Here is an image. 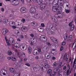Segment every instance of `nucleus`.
Listing matches in <instances>:
<instances>
[{
    "label": "nucleus",
    "mask_w": 76,
    "mask_h": 76,
    "mask_svg": "<svg viewBox=\"0 0 76 76\" xmlns=\"http://www.w3.org/2000/svg\"><path fill=\"white\" fill-rule=\"evenodd\" d=\"M63 3H61V7L58 8V7L56 6H53L52 7V10L53 11V12H58V13H60L62 12L63 8H62V7H63Z\"/></svg>",
    "instance_id": "1"
},
{
    "label": "nucleus",
    "mask_w": 76,
    "mask_h": 76,
    "mask_svg": "<svg viewBox=\"0 0 76 76\" xmlns=\"http://www.w3.org/2000/svg\"><path fill=\"white\" fill-rule=\"evenodd\" d=\"M14 46L15 47H16L17 48H19L20 47V49L22 50H25L27 49V46L25 44L23 43L20 46L19 45V44L18 43H15L14 44Z\"/></svg>",
    "instance_id": "2"
},
{
    "label": "nucleus",
    "mask_w": 76,
    "mask_h": 76,
    "mask_svg": "<svg viewBox=\"0 0 76 76\" xmlns=\"http://www.w3.org/2000/svg\"><path fill=\"white\" fill-rule=\"evenodd\" d=\"M33 54L34 56H37L39 53L40 54H42V52L41 49L38 48V50H35L33 51Z\"/></svg>",
    "instance_id": "3"
},
{
    "label": "nucleus",
    "mask_w": 76,
    "mask_h": 76,
    "mask_svg": "<svg viewBox=\"0 0 76 76\" xmlns=\"http://www.w3.org/2000/svg\"><path fill=\"white\" fill-rule=\"evenodd\" d=\"M16 0H10V3L14 6H18L19 4V2L18 1H17L15 2Z\"/></svg>",
    "instance_id": "4"
},
{
    "label": "nucleus",
    "mask_w": 76,
    "mask_h": 76,
    "mask_svg": "<svg viewBox=\"0 0 76 76\" xmlns=\"http://www.w3.org/2000/svg\"><path fill=\"white\" fill-rule=\"evenodd\" d=\"M40 40L43 42H46L47 41V38L44 35H42L40 37Z\"/></svg>",
    "instance_id": "5"
},
{
    "label": "nucleus",
    "mask_w": 76,
    "mask_h": 76,
    "mask_svg": "<svg viewBox=\"0 0 76 76\" xmlns=\"http://www.w3.org/2000/svg\"><path fill=\"white\" fill-rule=\"evenodd\" d=\"M28 12V10L26 8L23 7L21 9V12L22 13H26Z\"/></svg>",
    "instance_id": "6"
},
{
    "label": "nucleus",
    "mask_w": 76,
    "mask_h": 76,
    "mask_svg": "<svg viewBox=\"0 0 76 76\" xmlns=\"http://www.w3.org/2000/svg\"><path fill=\"white\" fill-rule=\"evenodd\" d=\"M10 42L11 43L12 45H14V44H15V39L13 38L10 37L9 39Z\"/></svg>",
    "instance_id": "7"
},
{
    "label": "nucleus",
    "mask_w": 76,
    "mask_h": 76,
    "mask_svg": "<svg viewBox=\"0 0 76 76\" xmlns=\"http://www.w3.org/2000/svg\"><path fill=\"white\" fill-rule=\"evenodd\" d=\"M41 69L43 72H46L47 71V69L43 65L41 66Z\"/></svg>",
    "instance_id": "8"
},
{
    "label": "nucleus",
    "mask_w": 76,
    "mask_h": 76,
    "mask_svg": "<svg viewBox=\"0 0 76 76\" xmlns=\"http://www.w3.org/2000/svg\"><path fill=\"white\" fill-rule=\"evenodd\" d=\"M9 32V30L6 28H4L3 29V32H2V34L4 35H5L6 34H7V33Z\"/></svg>",
    "instance_id": "9"
},
{
    "label": "nucleus",
    "mask_w": 76,
    "mask_h": 76,
    "mask_svg": "<svg viewBox=\"0 0 76 76\" xmlns=\"http://www.w3.org/2000/svg\"><path fill=\"white\" fill-rule=\"evenodd\" d=\"M51 39L52 41L55 43H56V44H57L58 43V41H57V39L54 38L53 37H51Z\"/></svg>",
    "instance_id": "10"
},
{
    "label": "nucleus",
    "mask_w": 76,
    "mask_h": 76,
    "mask_svg": "<svg viewBox=\"0 0 76 76\" xmlns=\"http://www.w3.org/2000/svg\"><path fill=\"white\" fill-rule=\"evenodd\" d=\"M36 2L39 5H42V0H36Z\"/></svg>",
    "instance_id": "11"
},
{
    "label": "nucleus",
    "mask_w": 76,
    "mask_h": 76,
    "mask_svg": "<svg viewBox=\"0 0 76 76\" xmlns=\"http://www.w3.org/2000/svg\"><path fill=\"white\" fill-rule=\"evenodd\" d=\"M45 56L47 59H49V58H51V55H50V54L48 53H45Z\"/></svg>",
    "instance_id": "12"
},
{
    "label": "nucleus",
    "mask_w": 76,
    "mask_h": 76,
    "mask_svg": "<svg viewBox=\"0 0 76 76\" xmlns=\"http://www.w3.org/2000/svg\"><path fill=\"white\" fill-rule=\"evenodd\" d=\"M30 11L32 13H34L36 12V9L34 7H31L30 9Z\"/></svg>",
    "instance_id": "13"
},
{
    "label": "nucleus",
    "mask_w": 76,
    "mask_h": 76,
    "mask_svg": "<svg viewBox=\"0 0 76 76\" xmlns=\"http://www.w3.org/2000/svg\"><path fill=\"white\" fill-rule=\"evenodd\" d=\"M52 70L51 69H49L47 73L48 74H49V76H52V75H53V73H52Z\"/></svg>",
    "instance_id": "14"
},
{
    "label": "nucleus",
    "mask_w": 76,
    "mask_h": 76,
    "mask_svg": "<svg viewBox=\"0 0 76 76\" xmlns=\"http://www.w3.org/2000/svg\"><path fill=\"white\" fill-rule=\"evenodd\" d=\"M40 6V9H44L45 8V7L46 6V4H42V5H41Z\"/></svg>",
    "instance_id": "15"
},
{
    "label": "nucleus",
    "mask_w": 76,
    "mask_h": 76,
    "mask_svg": "<svg viewBox=\"0 0 76 76\" xmlns=\"http://www.w3.org/2000/svg\"><path fill=\"white\" fill-rule=\"evenodd\" d=\"M31 25L32 26H36L38 25L37 23H36L35 22H32L31 23Z\"/></svg>",
    "instance_id": "16"
},
{
    "label": "nucleus",
    "mask_w": 76,
    "mask_h": 76,
    "mask_svg": "<svg viewBox=\"0 0 76 76\" xmlns=\"http://www.w3.org/2000/svg\"><path fill=\"white\" fill-rule=\"evenodd\" d=\"M51 19L52 20V21H53V22H56V21H57V18H54L53 17H51Z\"/></svg>",
    "instance_id": "17"
},
{
    "label": "nucleus",
    "mask_w": 76,
    "mask_h": 76,
    "mask_svg": "<svg viewBox=\"0 0 76 76\" xmlns=\"http://www.w3.org/2000/svg\"><path fill=\"white\" fill-rule=\"evenodd\" d=\"M35 17H36V18H39L40 17V15H39V14L37 13L35 15Z\"/></svg>",
    "instance_id": "18"
},
{
    "label": "nucleus",
    "mask_w": 76,
    "mask_h": 76,
    "mask_svg": "<svg viewBox=\"0 0 76 76\" xmlns=\"http://www.w3.org/2000/svg\"><path fill=\"white\" fill-rule=\"evenodd\" d=\"M45 67L47 69H48L49 67H50V66L47 63H45Z\"/></svg>",
    "instance_id": "19"
},
{
    "label": "nucleus",
    "mask_w": 76,
    "mask_h": 76,
    "mask_svg": "<svg viewBox=\"0 0 76 76\" xmlns=\"http://www.w3.org/2000/svg\"><path fill=\"white\" fill-rule=\"evenodd\" d=\"M64 38L65 40L67 39V33H65V35H64Z\"/></svg>",
    "instance_id": "20"
},
{
    "label": "nucleus",
    "mask_w": 76,
    "mask_h": 76,
    "mask_svg": "<svg viewBox=\"0 0 76 76\" xmlns=\"http://www.w3.org/2000/svg\"><path fill=\"white\" fill-rule=\"evenodd\" d=\"M7 54L9 56H11L12 54V52L10 50H9L7 53Z\"/></svg>",
    "instance_id": "21"
},
{
    "label": "nucleus",
    "mask_w": 76,
    "mask_h": 76,
    "mask_svg": "<svg viewBox=\"0 0 76 76\" xmlns=\"http://www.w3.org/2000/svg\"><path fill=\"white\" fill-rule=\"evenodd\" d=\"M28 52L29 54H31V52H32V49L31 47H29L28 48Z\"/></svg>",
    "instance_id": "22"
},
{
    "label": "nucleus",
    "mask_w": 76,
    "mask_h": 76,
    "mask_svg": "<svg viewBox=\"0 0 76 76\" xmlns=\"http://www.w3.org/2000/svg\"><path fill=\"white\" fill-rule=\"evenodd\" d=\"M46 31L47 32L48 34H50L51 31V30H49L48 28H47Z\"/></svg>",
    "instance_id": "23"
},
{
    "label": "nucleus",
    "mask_w": 76,
    "mask_h": 76,
    "mask_svg": "<svg viewBox=\"0 0 76 76\" xmlns=\"http://www.w3.org/2000/svg\"><path fill=\"white\" fill-rule=\"evenodd\" d=\"M73 37L72 35H70L69 37L68 41H71V39H72Z\"/></svg>",
    "instance_id": "24"
},
{
    "label": "nucleus",
    "mask_w": 76,
    "mask_h": 76,
    "mask_svg": "<svg viewBox=\"0 0 76 76\" xmlns=\"http://www.w3.org/2000/svg\"><path fill=\"white\" fill-rule=\"evenodd\" d=\"M10 70L11 73H14V72H15V70L13 68H11L10 69Z\"/></svg>",
    "instance_id": "25"
},
{
    "label": "nucleus",
    "mask_w": 76,
    "mask_h": 76,
    "mask_svg": "<svg viewBox=\"0 0 76 76\" xmlns=\"http://www.w3.org/2000/svg\"><path fill=\"white\" fill-rule=\"evenodd\" d=\"M66 56V54H64V57L63 58V60H65L66 58V57H67V56Z\"/></svg>",
    "instance_id": "26"
},
{
    "label": "nucleus",
    "mask_w": 76,
    "mask_h": 76,
    "mask_svg": "<svg viewBox=\"0 0 76 76\" xmlns=\"http://www.w3.org/2000/svg\"><path fill=\"white\" fill-rule=\"evenodd\" d=\"M65 12L66 13H69L70 12V10L66 9H65Z\"/></svg>",
    "instance_id": "27"
},
{
    "label": "nucleus",
    "mask_w": 76,
    "mask_h": 76,
    "mask_svg": "<svg viewBox=\"0 0 76 76\" xmlns=\"http://www.w3.org/2000/svg\"><path fill=\"white\" fill-rule=\"evenodd\" d=\"M11 59L12 60V61H16V58L14 57H12L11 58Z\"/></svg>",
    "instance_id": "28"
},
{
    "label": "nucleus",
    "mask_w": 76,
    "mask_h": 76,
    "mask_svg": "<svg viewBox=\"0 0 76 76\" xmlns=\"http://www.w3.org/2000/svg\"><path fill=\"white\" fill-rule=\"evenodd\" d=\"M28 31V30L27 29V28H23V32H26Z\"/></svg>",
    "instance_id": "29"
},
{
    "label": "nucleus",
    "mask_w": 76,
    "mask_h": 76,
    "mask_svg": "<svg viewBox=\"0 0 76 76\" xmlns=\"http://www.w3.org/2000/svg\"><path fill=\"white\" fill-rule=\"evenodd\" d=\"M6 40L7 41V44L8 45H10V44L9 43V41L8 40V39H6Z\"/></svg>",
    "instance_id": "30"
},
{
    "label": "nucleus",
    "mask_w": 76,
    "mask_h": 76,
    "mask_svg": "<svg viewBox=\"0 0 76 76\" xmlns=\"http://www.w3.org/2000/svg\"><path fill=\"white\" fill-rule=\"evenodd\" d=\"M57 66V64L56 63V62H55L53 64V66H54L55 67H56Z\"/></svg>",
    "instance_id": "31"
},
{
    "label": "nucleus",
    "mask_w": 76,
    "mask_h": 76,
    "mask_svg": "<svg viewBox=\"0 0 76 76\" xmlns=\"http://www.w3.org/2000/svg\"><path fill=\"white\" fill-rule=\"evenodd\" d=\"M49 28L50 29H53V24H51L50 25V26H49Z\"/></svg>",
    "instance_id": "32"
},
{
    "label": "nucleus",
    "mask_w": 76,
    "mask_h": 76,
    "mask_svg": "<svg viewBox=\"0 0 76 76\" xmlns=\"http://www.w3.org/2000/svg\"><path fill=\"white\" fill-rule=\"evenodd\" d=\"M33 70L34 71H37V70H38V69L37 67H35L33 68Z\"/></svg>",
    "instance_id": "33"
},
{
    "label": "nucleus",
    "mask_w": 76,
    "mask_h": 76,
    "mask_svg": "<svg viewBox=\"0 0 76 76\" xmlns=\"http://www.w3.org/2000/svg\"><path fill=\"white\" fill-rule=\"evenodd\" d=\"M74 27H75V26H74V25H72V26H71L72 31H73V29H74Z\"/></svg>",
    "instance_id": "34"
},
{
    "label": "nucleus",
    "mask_w": 76,
    "mask_h": 76,
    "mask_svg": "<svg viewBox=\"0 0 76 76\" xmlns=\"http://www.w3.org/2000/svg\"><path fill=\"white\" fill-rule=\"evenodd\" d=\"M51 24H52L51 23V22L50 20H49L48 23V25H51Z\"/></svg>",
    "instance_id": "35"
},
{
    "label": "nucleus",
    "mask_w": 76,
    "mask_h": 76,
    "mask_svg": "<svg viewBox=\"0 0 76 76\" xmlns=\"http://www.w3.org/2000/svg\"><path fill=\"white\" fill-rule=\"evenodd\" d=\"M61 44L62 45H64L66 44V42H62L61 43Z\"/></svg>",
    "instance_id": "36"
},
{
    "label": "nucleus",
    "mask_w": 76,
    "mask_h": 76,
    "mask_svg": "<svg viewBox=\"0 0 76 76\" xmlns=\"http://www.w3.org/2000/svg\"><path fill=\"white\" fill-rule=\"evenodd\" d=\"M45 49L46 50H48V46H46L45 47Z\"/></svg>",
    "instance_id": "37"
},
{
    "label": "nucleus",
    "mask_w": 76,
    "mask_h": 76,
    "mask_svg": "<svg viewBox=\"0 0 76 76\" xmlns=\"http://www.w3.org/2000/svg\"><path fill=\"white\" fill-rule=\"evenodd\" d=\"M4 22L5 23H7L8 22V20L7 19H5L4 20Z\"/></svg>",
    "instance_id": "38"
},
{
    "label": "nucleus",
    "mask_w": 76,
    "mask_h": 76,
    "mask_svg": "<svg viewBox=\"0 0 76 76\" xmlns=\"http://www.w3.org/2000/svg\"><path fill=\"white\" fill-rule=\"evenodd\" d=\"M56 71H54V74H53L52 75V76H56Z\"/></svg>",
    "instance_id": "39"
},
{
    "label": "nucleus",
    "mask_w": 76,
    "mask_h": 76,
    "mask_svg": "<svg viewBox=\"0 0 76 76\" xmlns=\"http://www.w3.org/2000/svg\"><path fill=\"white\" fill-rule=\"evenodd\" d=\"M41 26H42V27H45V25H44V24L43 23H42L41 25Z\"/></svg>",
    "instance_id": "40"
},
{
    "label": "nucleus",
    "mask_w": 76,
    "mask_h": 76,
    "mask_svg": "<svg viewBox=\"0 0 76 76\" xmlns=\"http://www.w3.org/2000/svg\"><path fill=\"white\" fill-rule=\"evenodd\" d=\"M21 21L23 23L25 22V20L24 18H23L21 20Z\"/></svg>",
    "instance_id": "41"
},
{
    "label": "nucleus",
    "mask_w": 76,
    "mask_h": 76,
    "mask_svg": "<svg viewBox=\"0 0 76 76\" xmlns=\"http://www.w3.org/2000/svg\"><path fill=\"white\" fill-rule=\"evenodd\" d=\"M73 67L74 68V69H76V65H75V64H73Z\"/></svg>",
    "instance_id": "42"
},
{
    "label": "nucleus",
    "mask_w": 76,
    "mask_h": 76,
    "mask_svg": "<svg viewBox=\"0 0 76 76\" xmlns=\"http://www.w3.org/2000/svg\"><path fill=\"white\" fill-rule=\"evenodd\" d=\"M27 1L28 3H31L32 1V0H27Z\"/></svg>",
    "instance_id": "43"
},
{
    "label": "nucleus",
    "mask_w": 76,
    "mask_h": 76,
    "mask_svg": "<svg viewBox=\"0 0 76 76\" xmlns=\"http://www.w3.org/2000/svg\"><path fill=\"white\" fill-rule=\"evenodd\" d=\"M63 46H61L60 49L61 51L63 50Z\"/></svg>",
    "instance_id": "44"
},
{
    "label": "nucleus",
    "mask_w": 76,
    "mask_h": 76,
    "mask_svg": "<svg viewBox=\"0 0 76 76\" xmlns=\"http://www.w3.org/2000/svg\"><path fill=\"white\" fill-rule=\"evenodd\" d=\"M10 17L11 18H12V17H13V15L12 14H10Z\"/></svg>",
    "instance_id": "45"
},
{
    "label": "nucleus",
    "mask_w": 76,
    "mask_h": 76,
    "mask_svg": "<svg viewBox=\"0 0 76 76\" xmlns=\"http://www.w3.org/2000/svg\"><path fill=\"white\" fill-rule=\"evenodd\" d=\"M25 65H26V66H28V67H30V64H26Z\"/></svg>",
    "instance_id": "46"
},
{
    "label": "nucleus",
    "mask_w": 76,
    "mask_h": 76,
    "mask_svg": "<svg viewBox=\"0 0 76 76\" xmlns=\"http://www.w3.org/2000/svg\"><path fill=\"white\" fill-rule=\"evenodd\" d=\"M52 29L53 30H56V29H57V27H55H55H53Z\"/></svg>",
    "instance_id": "47"
},
{
    "label": "nucleus",
    "mask_w": 76,
    "mask_h": 76,
    "mask_svg": "<svg viewBox=\"0 0 76 76\" xmlns=\"http://www.w3.org/2000/svg\"><path fill=\"white\" fill-rule=\"evenodd\" d=\"M13 22L11 21L9 23V24L10 25H11V24H13Z\"/></svg>",
    "instance_id": "48"
},
{
    "label": "nucleus",
    "mask_w": 76,
    "mask_h": 76,
    "mask_svg": "<svg viewBox=\"0 0 76 76\" xmlns=\"http://www.w3.org/2000/svg\"><path fill=\"white\" fill-rule=\"evenodd\" d=\"M62 66H61L60 65H59L58 66V69H59V68H61V67Z\"/></svg>",
    "instance_id": "49"
},
{
    "label": "nucleus",
    "mask_w": 76,
    "mask_h": 76,
    "mask_svg": "<svg viewBox=\"0 0 76 76\" xmlns=\"http://www.w3.org/2000/svg\"><path fill=\"white\" fill-rule=\"evenodd\" d=\"M19 31H15V34H19Z\"/></svg>",
    "instance_id": "50"
},
{
    "label": "nucleus",
    "mask_w": 76,
    "mask_h": 76,
    "mask_svg": "<svg viewBox=\"0 0 76 76\" xmlns=\"http://www.w3.org/2000/svg\"><path fill=\"white\" fill-rule=\"evenodd\" d=\"M72 22H71L69 24V26H71V25H72Z\"/></svg>",
    "instance_id": "51"
},
{
    "label": "nucleus",
    "mask_w": 76,
    "mask_h": 76,
    "mask_svg": "<svg viewBox=\"0 0 76 76\" xmlns=\"http://www.w3.org/2000/svg\"><path fill=\"white\" fill-rule=\"evenodd\" d=\"M38 28L40 29V30H41V29H42V28L41 27H40Z\"/></svg>",
    "instance_id": "52"
},
{
    "label": "nucleus",
    "mask_w": 76,
    "mask_h": 76,
    "mask_svg": "<svg viewBox=\"0 0 76 76\" xmlns=\"http://www.w3.org/2000/svg\"><path fill=\"white\" fill-rule=\"evenodd\" d=\"M1 11H2V12H4V8H1Z\"/></svg>",
    "instance_id": "53"
},
{
    "label": "nucleus",
    "mask_w": 76,
    "mask_h": 76,
    "mask_svg": "<svg viewBox=\"0 0 76 76\" xmlns=\"http://www.w3.org/2000/svg\"><path fill=\"white\" fill-rule=\"evenodd\" d=\"M12 28H13L14 29H15L16 28V26H12Z\"/></svg>",
    "instance_id": "54"
},
{
    "label": "nucleus",
    "mask_w": 76,
    "mask_h": 76,
    "mask_svg": "<svg viewBox=\"0 0 76 76\" xmlns=\"http://www.w3.org/2000/svg\"><path fill=\"white\" fill-rule=\"evenodd\" d=\"M66 69V66H64V67L63 68V70H65Z\"/></svg>",
    "instance_id": "55"
},
{
    "label": "nucleus",
    "mask_w": 76,
    "mask_h": 76,
    "mask_svg": "<svg viewBox=\"0 0 76 76\" xmlns=\"http://www.w3.org/2000/svg\"><path fill=\"white\" fill-rule=\"evenodd\" d=\"M36 59H37V60H38V58H39V57L38 56H37L35 57Z\"/></svg>",
    "instance_id": "56"
},
{
    "label": "nucleus",
    "mask_w": 76,
    "mask_h": 76,
    "mask_svg": "<svg viewBox=\"0 0 76 76\" xmlns=\"http://www.w3.org/2000/svg\"><path fill=\"white\" fill-rule=\"evenodd\" d=\"M7 59H8V60H11V57H8Z\"/></svg>",
    "instance_id": "57"
},
{
    "label": "nucleus",
    "mask_w": 76,
    "mask_h": 76,
    "mask_svg": "<svg viewBox=\"0 0 76 76\" xmlns=\"http://www.w3.org/2000/svg\"><path fill=\"white\" fill-rule=\"evenodd\" d=\"M30 36L31 37H34V36L33 34H30Z\"/></svg>",
    "instance_id": "58"
},
{
    "label": "nucleus",
    "mask_w": 76,
    "mask_h": 76,
    "mask_svg": "<svg viewBox=\"0 0 76 76\" xmlns=\"http://www.w3.org/2000/svg\"><path fill=\"white\" fill-rule=\"evenodd\" d=\"M76 57L74 61V64H75V63H76Z\"/></svg>",
    "instance_id": "59"
},
{
    "label": "nucleus",
    "mask_w": 76,
    "mask_h": 76,
    "mask_svg": "<svg viewBox=\"0 0 76 76\" xmlns=\"http://www.w3.org/2000/svg\"><path fill=\"white\" fill-rule=\"evenodd\" d=\"M52 59L53 60H54L56 59V58L55 57H52Z\"/></svg>",
    "instance_id": "60"
},
{
    "label": "nucleus",
    "mask_w": 76,
    "mask_h": 76,
    "mask_svg": "<svg viewBox=\"0 0 76 76\" xmlns=\"http://www.w3.org/2000/svg\"><path fill=\"white\" fill-rule=\"evenodd\" d=\"M28 59L27 58H25L24 59V61H26L27 60V59Z\"/></svg>",
    "instance_id": "61"
},
{
    "label": "nucleus",
    "mask_w": 76,
    "mask_h": 76,
    "mask_svg": "<svg viewBox=\"0 0 76 76\" xmlns=\"http://www.w3.org/2000/svg\"><path fill=\"white\" fill-rule=\"evenodd\" d=\"M37 69H38V70H39V69H40V67H39V66L37 67Z\"/></svg>",
    "instance_id": "62"
},
{
    "label": "nucleus",
    "mask_w": 76,
    "mask_h": 76,
    "mask_svg": "<svg viewBox=\"0 0 76 76\" xmlns=\"http://www.w3.org/2000/svg\"><path fill=\"white\" fill-rule=\"evenodd\" d=\"M31 45H34V44H33V43H32V42H31V44H30Z\"/></svg>",
    "instance_id": "63"
},
{
    "label": "nucleus",
    "mask_w": 76,
    "mask_h": 76,
    "mask_svg": "<svg viewBox=\"0 0 76 76\" xmlns=\"http://www.w3.org/2000/svg\"><path fill=\"white\" fill-rule=\"evenodd\" d=\"M23 37H24L23 35H21V38H23Z\"/></svg>",
    "instance_id": "64"
}]
</instances>
